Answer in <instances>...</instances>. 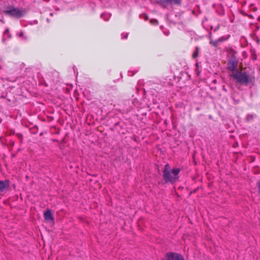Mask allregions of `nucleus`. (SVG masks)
Listing matches in <instances>:
<instances>
[{"label":"nucleus","instance_id":"f257e3e1","mask_svg":"<svg viewBox=\"0 0 260 260\" xmlns=\"http://www.w3.org/2000/svg\"><path fill=\"white\" fill-rule=\"evenodd\" d=\"M181 170L178 168L171 169L169 164H166L162 171V177L166 183H174L179 178V174Z\"/></svg>","mask_w":260,"mask_h":260},{"label":"nucleus","instance_id":"f03ea898","mask_svg":"<svg viewBox=\"0 0 260 260\" xmlns=\"http://www.w3.org/2000/svg\"><path fill=\"white\" fill-rule=\"evenodd\" d=\"M231 76L236 82L241 84L247 85L250 81L249 76L245 72L235 71L232 74Z\"/></svg>","mask_w":260,"mask_h":260},{"label":"nucleus","instance_id":"7ed1b4c3","mask_svg":"<svg viewBox=\"0 0 260 260\" xmlns=\"http://www.w3.org/2000/svg\"><path fill=\"white\" fill-rule=\"evenodd\" d=\"M4 13L10 17L20 19L25 15L26 11L24 9H19L11 6L8 10L5 11Z\"/></svg>","mask_w":260,"mask_h":260},{"label":"nucleus","instance_id":"20e7f679","mask_svg":"<svg viewBox=\"0 0 260 260\" xmlns=\"http://www.w3.org/2000/svg\"><path fill=\"white\" fill-rule=\"evenodd\" d=\"M182 0H157V2L162 7L168 8L174 6H179L182 4Z\"/></svg>","mask_w":260,"mask_h":260},{"label":"nucleus","instance_id":"39448f33","mask_svg":"<svg viewBox=\"0 0 260 260\" xmlns=\"http://www.w3.org/2000/svg\"><path fill=\"white\" fill-rule=\"evenodd\" d=\"M163 260H184L182 255L178 253L170 252L167 253Z\"/></svg>","mask_w":260,"mask_h":260},{"label":"nucleus","instance_id":"423d86ee","mask_svg":"<svg viewBox=\"0 0 260 260\" xmlns=\"http://www.w3.org/2000/svg\"><path fill=\"white\" fill-rule=\"evenodd\" d=\"M238 66V61L235 56H233L228 61V69L229 71L235 72Z\"/></svg>","mask_w":260,"mask_h":260},{"label":"nucleus","instance_id":"0eeeda50","mask_svg":"<svg viewBox=\"0 0 260 260\" xmlns=\"http://www.w3.org/2000/svg\"><path fill=\"white\" fill-rule=\"evenodd\" d=\"M10 188V182L8 180L0 181V192H3L5 189Z\"/></svg>","mask_w":260,"mask_h":260},{"label":"nucleus","instance_id":"6e6552de","mask_svg":"<svg viewBox=\"0 0 260 260\" xmlns=\"http://www.w3.org/2000/svg\"><path fill=\"white\" fill-rule=\"evenodd\" d=\"M44 216L45 219V220L49 221H53L54 220V216L53 214L52 213L51 211L50 210H47L46 212L44 213Z\"/></svg>","mask_w":260,"mask_h":260},{"label":"nucleus","instance_id":"1a4fd4ad","mask_svg":"<svg viewBox=\"0 0 260 260\" xmlns=\"http://www.w3.org/2000/svg\"><path fill=\"white\" fill-rule=\"evenodd\" d=\"M7 38H11V35L10 34L9 28H6L4 32V35H3V42L4 43L5 42Z\"/></svg>","mask_w":260,"mask_h":260},{"label":"nucleus","instance_id":"9d476101","mask_svg":"<svg viewBox=\"0 0 260 260\" xmlns=\"http://www.w3.org/2000/svg\"><path fill=\"white\" fill-rule=\"evenodd\" d=\"M101 17L105 21H108L111 17V14L108 13H104L101 14Z\"/></svg>","mask_w":260,"mask_h":260},{"label":"nucleus","instance_id":"9b49d317","mask_svg":"<svg viewBox=\"0 0 260 260\" xmlns=\"http://www.w3.org/2000/svg\"><path fill=\"white\" fill-rule=\"evenodd\" d=\"M255 115L254 114H248L247 115H246V120L247 122H250L251 121H252L254 117H255Z\"/></svg>","mask_w":260,"mask_h":260},{"label":"nucleus","instance_id":"f8f14e48","mask_svg":"<svg viewBox=\"0 0 260 260\" xmlns=\"http://www.w3.org/2000/svg\"><path fill=\"white\" fill-rule=\"evenodd\" d=\"M199 51V48L198 47H196V50L193 52L192 54L193 58H195L198 56Z\"/></svg>","mask_w":260,"mask_h":260},{"label":"nucleus","instance_id":"ddd939ff","mask_svg":"<svg viewBox=\"0 0 260 260\" xmlns=\"http://www.w3.org/2000/svg\"><path fill=\"white\" fill-rule=\"evenodd\" d=\"M219 43V42L218 40V39L215 41H213V40H211L210 41V44H212L213 46H214L215 47L218 46Z\"/></svg>","mask_w":260,"mask_h":260},{"label":"nucleus","instance_id":"4468645a","mask_svg":"<svg viewBox=\"0 0 260 260\" xmlns=\"http://www.w3.org/2000/svg\"><path fill=\"white\" fill-rule=\"evenodd\" d=\"M229 37L230 36H229L228 37H222L219 38L218 40L219 41V42H223L228 40Z\"/></svg>","mask_w":260,"mask_h":260},{"label":"nucleus","instance_id":"2eb2a0df","mask_svg":"<svg viewBox=\"0 0 260 260\" xmlns=\"http://www.w3.org/2000/svg\"><path fill=\"white\" fill-rule=\"evenodd\" d=\"M150 22L154 25H157L158 22L156 20H151Z\"/></svg>","mask_w":260,"mask_h":260},{"label":"nucleus","instance_id":"dca6fc26","mask_svg":"<svg viewBox=\"0 0 260 260\" xmlns=\"http://www.w3.org/2000/svg\"><path fill=\"white\" fill-rule=\"evenodd\" d=\"M257 186L258 189V192H259V193L260 194V180L257 183Z\"/></svg>","mask_w":260,"mask_h":260},{"label":"nucleus","instance_id":"f3484780","mask_svg":"<svg viewBox=\"0 0 260 260\" xmlns=\"http://www.w3.org/2000/svg\"><path fill=\"white\" fill-rule=\"evenodd\" d=\"M17 35L19 36V37H23V32L21 31L20 33H17Z\"/></svg>","mask_w":260,"mask_h":260},{"label":"nucleus","instance_id":"a211bd4d","mask_svg":"<svg viewBox=\"0 0 260 260\" xmlns=\"http://www.w3.org/2000/svg\"><path fill=\"white\" fill-rule=\"evenodd\" d=\"M128 33H126L125 34V35L123 37V36H122L121 37V38L123 39H127V36H128ZM121 35H123V34H122Z\"/></svg>","mask_w":260,"mask_h":260},{"label":"nucleus","instance_id":"6ab92c4d","mask_svg":"<svg viewBox=\"0 0 260 260\" xmlns=\"http://www.w3.org/2000/svg\"><path fill=\"white\" fill-rule=\"evenodd\" d=\"M223 89L225 91H226V90L225 89V88L224 86H223Z\"/></svg>","mask_w":260,"mask_h":260},{"label":"nucleus","instance_id":"aec40b11","mask_svg":"<svg viewBox=\"0 0 260 260\" xmlns=\"http://www.w3.org/2000/svg\"><path fill=\"white\" fill-rule=\"evenodd\" d=\"M24 39H27V37H24Z\"/></svg>","mask_w":260,"mask_h":260},{"label":"nucleus","instance_id":"412c9836","mask_svg":"<svg viewBox=\"0 0 260 260\" xmlns=\"http://www.w3.org/2000/svg\"><path fill=\"white\" fill-rule=\"evenodd\" d=\"M50 15H51V16H52V15H53V14H52V13H50Z\"/></svg>","mask_w":260,"mask_h":260},{"label":"nucleus","instance_id":"4be33fe9","mask_svg":"<svg viewBox=\"0 0 260 260\" xmlns=\"http://www.w3.org/2000/svg\"><path fill=\"white\" fill-rule=\"evenodd\" d=\"M1 21H2L3 23H4V21H3V20H1Z\"/></svg>","mask_w":260,"mask_h":260},{"label":"nucleus","instance_id":"5701e85b","mask_svg":"<svg viewBox=\"0 0 260 260\" xmlns=\"http://www.w3.org/2000/svg\"><path fill=\"white\" fill-rule=\"evenodd\" d=\"M1 69H2V67H1V66H0V70H1Z\"/></svg>","mask_w":260,"mask_h":260}]
</instances>
